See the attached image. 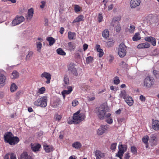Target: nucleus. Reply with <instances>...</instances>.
Wrapping results in <instances>:
<instances>
[{
    "label": "nucleus",
    "instance_id": "obj_49",
    "mask_svg": "<svg viewBox=\"0 0 159 159\" xmlns=\"http://www.w3.org/2000/svg\"><path fill=\"white\" fill-rule=\"evenodd\" d=\"M115 27L116 32H119L121 30V27L120 26V24H118Z\"/></svg>",
    "mask_w": 159,
    "mask_h": 159
},
{
    "label": "nucleus",
    "instance_id": "obj_8",
    "mask_svg": "<svg viewBox=\"0 0 159 159\" xmlns=\"http://www.w3.org/2000/svg\"><path fill=\"white\" fill-rule=\"evenodd\" d=\"M108 128L107 125H102L97 130V134L101 135L104 133Z\"/></svg>",
    "mask_w": 159,
    "mask_h": 159
},
{
    "label": "nucleus",
    "instance_id": "obj_22",
    "mask_svg": "<svg viewBox=\"0 0 159 159\" xmlns=\"http://www.w3.org/2000/svg\"><path fill=\"white\" fill-rule=\"evenodd\" d=\"M19 159H31V157L26 152H24L20 155Z\"/></svg>",
    "mask_w": 159,
    "mask_h": 159
},
{
    "label": "nucleus",
    "instance_id": "obj_18",
    "mask_svg": "<svg viewBox=\"0 0 159 159\" xmlns=\"http://www.w3.org/2000/svg\"><path fill=\"white\" fill-rule=\"evenodd\" d=\"M150 46V44L145 42L139 44L137 47V48L139 49H144L145 48H148Z\"/></svg>",
    "mask_w": 159,
    "mask_h": 159
},
{
    "label": "nucleus",
    "instance_id": "obj_26",
    "mask_svg": "<svg viewBox=\"0 0 159 159\" xmlns=\"http://www.w3.org/2000/svg\"><path fill=\"white\" fill-rule=\"evenodd\" d=\"M111 116V114L109 113L107 114L106 116V117L107 118L106 121L109 124H111L113 122Z\"/></svg>",
    "mask_w": 159,
    "mask_h": 159
},
{
    "label": "nucleus",
    "instance_id": "obj_37",
    "mask_svg": "<svg viewBox=\"0 0 159 159\" xmlns=\"http://www.w3.org/2000/svg\"><path fill=\"white\" fill-rule=\"evenodd\" d=\"M75 36V33H72L71 32H69L68 33V38L70 40L73 39Z\"/></svg>",
    "mask_w": 159,
    "mask_h": 159
},
{
    "label": "nucleus",
    "instance_id": "obj_48",
    "mask_svg": "<svg viewBox=\"0 0 159 159\" xmlns=\"http://www.w3.org/2000/svg\"><path fill=\"white\" fill-rule=\"evenodd\" d=\"M93 57L91 56L88 57L86 59V62L89 64L93 62Z\"/></svg>",
    "mask_w": 159,
    "mask_h": 159
},
{
    "label": "nucleus",
    "instance_id": "obj_51",
    "mask_svg": "<svg viewBox=\"0 0 159 159\" xmlns=\"http://www.w3.org/2000/svg\"><path fill=\"white\" fill-rule=\"evenodd\" d=\"M60 104L61 102L59 101L53 103V106L54 108H56L58 107Z\"/></svg>",
    "mask_w": 159,
    "mask_h": 159
},
{
    "label": "nucleus",
    "instance_id": "obj_61",
    "mask_svg": "<svg viewBox=\"0 0 159 159\" xmlns=\"http://www.w3.org/2000/svg\"><path fill=\"white\" fill-rule=\"evenodd\" d=\"M130 157V156L129 154V153L128 152H126L124 155V159H129Z\"/></svg>",
    "mask_w": 159,
    "mask_h": 159
},
{
    "label": "nucleus",
    "instance_id": "obj_50",
    "mask_svg": "<svg viewBox=\"0 0 159 159\" xmlns=\"http://www.w3.org/2000/svg\"><path fill=\"white\" fill-rule=\"evenodd\" d=\"M126 118L123 117L120 118H119L118 120V122L119 123H121L122 122H125L126 121Z\"/></svg>",
    "mask_w": 159,
    "mask_h": 159
},
{
    "label": "nucleus",
    "instance_id": "obj_41",
    "mask_svg": "<svg viewBox=\"0 0 159 159\" xmlns=\"http://www.w3.org/2000/svg\"><path fill=\"white\" fill-rule=\"evenodd\" d=\"M135 27L134 25H130L129 26V31L130 33H134Z\"/></svg>",
    "mask_w": 159,
    "mask_h": 159
},
{
    "label": "nucleus",
    "instance_id": "obj_7",
    "mask_svg": "<svg viewBox=\"0 0 159 159\" xmlns=\"http://www.w3.org/2000/svg\"><path fill=\"white\" fill-rule=\"evenodd\" d=\"M25 20L24 17L22 16H16L11 22L12 25L15 26L17 25Z\"/></svg>",
    "mask_w": 159,
    "mask_h": 159
},
{
    "label": "nucleus",
    "instance_id": "obj_10",
    "mask_svg": "<svg viewBox=\"0 0 159 159\" xmlns=\"http://www.w3.org/2000/svg\"><path fill=\"white\" fill-rule=\"evenodd\" d=\"M40 76L41 78L46 79L47 80L45 81L46 83L49 84L50 83L51 75L49 73L44 72Z\"/></svg>",
    "mask_w": 159,
    "mask_h": 159
},
{
    "label": "nucleus",
    "instance_id": "obj_54",
    "mask_svg": "<svg viewBox=\"0 0 159 159\" xmlns=\"http://www.w3.org/2000/svg\"><path fill=\"white\" fill-rule=\"evenodd\" d=\"M117 143H114L111 144V148L112 150H114L116 148Z\"/></svg>",
    "mask_w": 159,
    "mask_h": 159
},
{
    "label": "nucleus",
    "instance_id": "obj_24",
    "mask_svg": "<svg viewBox=\"0 0 159 159\" xmlns=\"http://www.w3.org/2000/svg\"><path fill=\"white\" fill-rule=\"evenodd\" d=\"M66 47L68 50L72 51L75 48V46L73 43L71 42H70L68 43Z\"/></svg>",
    "mask_w": 159,
    "mask_h": 159
},
{
    "label": "nucleus",
    "instance_id": "obj_52",
    "mask_svg": "<svg viewBox=\"0 0 159 159\" xmlns=\"http://www.w3.org/2000/svg\"><path fill=\"white\" fill-rule=\"evenodd\" d=\"M114 59V57L112 55H110L108 58L109 62L110 63H111Z\"/></svg>",
    "mask_w": 159,
    "mask_h": 159
},
{
    "label": "nucleus",
    "instance_id": "obj_64",
    "mask_svg": "<svg viewBox=\"0 0 159 159\" xmlns=\"http://www.w3.org/2000/svg\"><path fill=\"white\" fill-rule=\"evenodd\" d=\"M11 159H16V155L14 153H11Z\"/></svg>",
    "mask_w": 159,
    "mask_h": 159
},
{
    "label": "nucleus",
    "instance_id": "obj_56",
    "mask_svg": "<svg viewBox=\"0 0 159 159\" xmlns=\"http://www.w3.org/2000/svg\"><path fill=\"white\" fill-rule=\"evenodd\" d=\"M78 104V101L76 100H74L72 102V106L74 107L76 106Z\"/></svg>",
    "mask_w": 159,
    "mask_h": 159
},
{
    "label": "nucleus",
    "instance_id": "obj_32",
    "mask_svg": "<svg viewBox=\"0 0 159 159\" xmlns=\"http://www.w3.org/2000/svg\"><path fill=\"white\" fill-rule=\"evenodd\" d=\"M119 96L120 98H122L125 99L127 97L125 91V90L121 91L120 92Z\"/></svg>",
    "mask_w": 159,
    "mask_h": 159
},
{
    "label": "nucleus",
    "instance_id": "obj_59",
    "mask_svg": "<svg viewBox=\"0 0 159 159\" xmlns=\"http://www.w3.org/2000/svg\"><path fill=\"white\" fill-rule=\"evenodd\" d=\"M150 138L152 140L154 141L156 138V135L155 134H152L151 135Z\"/></svg>",
    "mask_w": 159,
    "mask_h": 159
},
{
    "label": "nucleus",
    "instance_id": "obj_5",
    "mask_svg": "<svg viewBox=\"0 0 159 159\" xmlns=\"http://www.w3.org/2000/svg\"><path fill=\"white\" fill-rule=\"evenodd\" d=\"M127 47L123 43H121L119 47L118 50V54L120 57H123L126 54Z\"/></svg>",
    "mask_w": 159,
    "mask_h": 159
},
{
    "label": "nucleus",
    "instance_id": "obj_46",
    "mask_svg": "<svg viewBox=\"0 0 159 159\" xmlns=\"http://www.w3.org/2000/svg\"><path fill=\"white\" fill-rule=\"evenodd\" d=\"M114 84H118L120 83V80L118 77L116 76L114 78Z\"/></svg>",
    "mask_w": 159,
    "mask_h": 159
},
{
    "label": "nucleus",
    "instance_id": "obj_53",
    "mask_svg": "<svg viewBox=\"0 0 159 159\" xmlns=\"http://www.w3.org/2000/svg\"><path fill=\"white\" fill-rule=\"evenodd\" d=\"M131 150L132 153L133 154H135L137 152L136 148V147L134 146L131 147Z\"/></svg>",
    "mask_w": 159,
    "mask_h": 159
},
{
    "label": "nucleus",
    "instance_id": "obj_9",
    "mask_svg": "<svg viewBox=\"0 0 159 159\" xmlns=\"http://www.w3.org/2000/svg\"><path fill=\"white\" fill-rule=\"evenodd\" d=\"M119 151L117 153L124 154L127 148V145L125 144L123 145L121 142H120L118 146Z\"/></svg>",
    "mask_w": 159,
    "mask_h": 159
},
{
    "label": "nucleus",
    "instance_id": "obj_1",
    "mask_svg": "<svg viewBox=\"0 0 159 159\" xmlns=\"http://www.w3.org/2000/svg\"><path fill=\"white\" fill-rule=\"evenodd\" d=\"M5 141L11 145L17 143L19 139L17 137H14L12 133L10 132L6 133L4 135Z\"/></svg>",
    "mask_w": 159,
    "mask_h": 159
},
{
    "label": "nucleus",
    "instance_id": "obj_30",
    "mask_svg": "<svg viewBox=\"0 0 159 159\" xmlns=\"http://www.w3.org/2000/svg\"><path fill=\"white\" fill-rule=\"evenodd\" d=\"M57 53L61 55L65 56L66 55V52L61 48H59L57 49L56 50Z\"/></svg>",
    "mask_w": 159,
    "mask_h": 159
},
{
    "label": "nucleus",
    "instance_id": "obj_63",
    "mask_svg": "<svg viewBox=\"0 0 159 159\" xmlns=\"http://www.w3.org/2000/svg\"><path fill=\"white\" fill-rule=\"evenodd\" d=\"M98 21L99 22H101L102 20V14H99L98 16Z\"/></svg>",
    "mask_w": 159,
    "mask_h": 159
},
{
    "label": "nucleus",
    "instance_id": "obj_60",
    "mask_svg": "<svg viewBox=\"0 0 159 159\" xmlns=\"http://www.w3.org/2000/svg\"><path fill=\"white\" fill-rule=\"evenodd\" d=\"M41 5H40V8H44L46 4L45 2L44 1H42L41 2Z\"/></svg>",
    "mask_w": 159,
    "mask_h": 159
},
{
    "label": "nucleus",
    "instance_id": "obj_40",
    "mask_svg": "<svg viewBox=\"0 0 159 159\" xmlns=\"http://www.w3.org/2000/svg\"><path fill=\"white\" fill-rule=\"evenodd\" d=\"M62 116L61 115L56 114H55L54 117L56 120L59 121L61 119Z\"/></svg>",
    "mask_w": 159,
    "mask_h": 159
},
{
    "label": "nucleus",
    "instance_id": "obj_11",
    "mask_svg": "<svg viewBox=\"0 0 159 159\" xmlns=\"http://www.w3.org/2000/svg\"><path fill=\"white\" fill-rule=\"evenodd\" d=\"M9 15V11L6 10L2 11L1 13L0 14V23L2 21V19L3 20H6Z\"/></svg>",
    "mask_w": 159,
    "mask_h": 159
},
{
    "label": "nucleus",
    "instance_id": "obj_42",
    "mask_svg": "<svg viewBox=\"0 0 159 159\" xmlns=\"http://www.w3.org/2000/svg\"><path fill=\"white\" fill-rule=\"evenodd\" d=\"M114 43L113 40L111 39L106 43V46L108 47H110L113 45Z\"/></svg>",
    "mask_w": 159,
    "mask_h": 159
},
{
    "label": "nucleus",
    "instance_id": "obj_31",
    "mask_svg": "<svg viewBox=\"0 0 159 159\" xmlns=\"http://www.w3.org/2000/svg\"><path fill=\"white\" fill-rule=\"evenodd\" d=\"M46 40L49 42V45L50 46H52L55 43L54 39L52 37H48L46 39Z\"/></svg>",
    "mask_w": 159,
    "mask_h": 159
},
{
    "label": "nucleus",
    "instance_id": "obj_21",
    "mask_svg": "<svg viewBox=\"0 0 159 159\" xmlns=\"http://www.w3.org/2000/svg\"><path fill=\"white\" fill-rule=\"evenodd\" d=\"M33 14L34 9L33 8H31L28 10L27 19L28 20H30L32 18Z\"/></svg>",
    "mask_w": 159,
    "mask_h": 159
},
{
    "label": "nucleus",
    "instance_id": "obj_3",
    "mask_svg": "<svg viewBox=\"0 0 159 159\" xmlns=\"http://www.w3.org/2000/svg\"><path fill=\"white\" fill-rule=\"evenodd\" d=\"M80 111L74 114L73 120L75 122L78 123L83 120L85 118V115L84 113H80Z\"/></svg>",
    "mask_w": 159,
    "mask_h": 159
},
{
    "label": "nucleus",
    "instance_id": "obj_25",
    "mask_svg": "<svg viewBox=\"0 0 159 159\" xmlns=\"http://www.w3.org/2000/svg\"><path fill=\"white\" fill-rule=\"evenodd\" d=\"M84 20V16L82 15H80L78 16L73 20V23L79 22Z\"/></svg>",
    "mask_w": 159,
    "mask_h": 159
},
{
    "label": "nucleus",
    "instance_id": "obj_39",
    "mask_svg": "<svg viewBox=\"0 0 159 159\" xmlns=\"http://www.w3.org/2000/svg\"><path fill=\"white\" fill-rule=\"evenodd\" d=\"M36 45L37 49V51L39 52H41V48L42 46V44L39 42H37L36 43Z\"/></svg>",
    "mask_w": 159,
    "mask_h": 159
},
{
    "label": "nucleus",
    "instance_id": "obj_34",
    "mask_svg": "<svg viewBox=\"0 0 159 159\" xmlns=\"http://www.w3.org/2000/svg\"><path fill=\"white\" fill-rule=\"evenodd\" d=\"M109 32L107 29H105L102 33V35L105 38H107L109 36Z\"/></svg>",
    "mask_w": 159,
    "mask_h": 159
},
{
    "label": "nucleus",
    "instance_id": "obj_16",
    "mask_svg": "<svg viewBox=\"0 0 159 159\" xmlns=\"http://www.w3.org/2000/svg\"><path fill=\"white\" fill-rule=\"evenodd\" d=\"M152 126L153 129L155 130H159V121L157 120H152Z\"/></svg>",
    "mask_w": 159,
    "mask_h": 159
},
{
    "label": "nucleus",
    "instance_id": "obj_4",
    "mask_svg": "<svg viewBox=\"0 0 159 159\" xmlns=\"http://www.w3.org/2000/svg\"><path fill=\"white\" fill-rule=\"evenodd\" d=\"M154 84V80L153 78L150 76H147L144 79L143 83L144 86L147 88L151 87Z\"/></svg>",
    "mask_w": 159,
    "mask_h": 159
},
{
    "label": "nucleus",
    "instance_id": "obj_2",
    "mask_svg": "<svg viewBox=\"0 0 159 159\" xmlns=\"http://www.w3.org/2000/svg\"><path fill=\"white\" fill-rule=\"evenodd\" d=\"M48 98L47 96H43L38 98L34 102V104L36 106L45 107L47 105Z\"/></svg>",
    "mask_w": 159,
    "mask_h": 159
},
{
    "label": "nucleus",
    "instance_id": "obj_35",
    "mask_svg": "<svg viewBox=\"0 0 159 159\" xmlns=\"http://www.w3.org/2000/svg\"><path fill=\"white\" fill-rule=\"evenodd\" d=\"M17 86L14 83H12L11 85L10 89L12 92H13L16 91L17 89Z\"/></svg>",
    "mask_w": 159,
    "mask_h": 159
},
{
    "label": "nucleus",
    "instance_id": "obj_44",
    "mask_svg": "<svg viewBox=\"0 0 159 159\" xmlns=\"http://www.w3.org/2000/svg\"><path fill=\"white\" fill-rule=\"evenodd\" d=\"M45 91V88L44 87H42L39 89L38 90V93L40 94H43L44 93Z\"/></svg>",
    "mask_w": 159,
    "mask_h": 159
},
{
    "label": "nucleus",
    "instance_id": "obj_20",
    "mask_svg": "<svg viewBox=\"0 0 159 159\" xmlns=\"http://www.w3.org/2000/svg\"><path fill=\"white\" fill-rule=\"evenodd\" d=\"M96 49L97 52L99 53L98 55L99 57H102L104 54V52L103 50L100 48V45L98 44L96 45Z\"/></svg>",
    "mask_w": 159,
    "mask_h": 159
},
{
    "label": "nucleus",
    "instance_id": "obj_33",
    "mask_svg": "<svg viewBox=\"0 0 159 159\" xmlns=\"http://www.w3.org/2000/svg\"><path fill=\"white\" fill-rule=\"evenodd\" d=\"M141 38L140 34L139 33H136L132 38L133 41H137L140 40Z\"/></svg>",
    "mask_w": 159,
    "mask_h": 159
},
{
    "label": "nucleus",
    "instance_id": "obj_23",
    "mask_svg": "<svg viewBox=\"0 0 159 159\" xmlns=\"http://www.w3.org/2000/svg\"><path fill=\"white\" fill-rule=\"evenodd\" d=\"M125 100L126 102L129 106L133 105V100L132 97L129 96H127Z\"/></svg>",
    "mask_w": 159,
    "mask_h": 159
},
{
    "label": "nucleus",
    "instance_id": "obj_43",
    "mask_svg": "<svg viewBox=\"0 0 159 159\" xmlns=\"http://www.w3.org/2000/svg\"><path fill=\"white\" fill-rule=\"evenodd\" d=\"M81 7H80L79 5H75L74 9L75 10V11L76 12H77L80 11L81 10Z\"/></svg>",
    "mask_w": 159,
    "mask_h": 159
},
{
    "label": "nucleus",
    "instance_id": "obj_19",
    "mask_svg": "<svg viewBox=\"0 0 159 159\" xmlns=\"http://www.w3.org/2000/svg\"><path fill=\"white\" fill-rule=\"evenodd\" d=\"M43 147L45 152H51L53 150V148L52 146L48 145L46 144H44Z\"/></svg>",
    "mask_w": 159,
    "mask_h": 159
},
{
    "label": "nucleus",
    "instance_id": "obj_36",
    "mask_svg": "<svg viewBox=\"0 0 159 159\" xmlns=\"http://www.w3.org/2000/svg\"><path fill=\"white\" fill-rule=\"evenodd\" d=\"M72 146L73 148L76 149L80 148L81 146V144L78 142H75L72 144Z\"/></svg>",
    "mask_w": 159,
    "mask_h": 159
},
{
    "label": "nucleus",
    "instance_id": "obj_45",
    "mask_svg": "<svg viewBox=\"0 0 159 159\" xmlns=\"http://www.w3.org/2000/svg\"><path fill=\"white\" fill-rule=\"evenodd\" d=\"M148 136L147 135L145 136L142 139V141L145 144H147L148 140Z\"/></svg>",
    "mask_w": 159,
    "mask_h": 159
},
{
    "label": "nucleus",
    "instance_id": "obj_27",
    "mask_svg": "<svg viewBox=\"0 0 159 159\" xmlns=\"http://www.w3.org/2000/svg\"><path fill=\"white\" fill-rule=\"evenodd\" d=\"M64 84L63 86L65 89H66V87H68V85L69 84V79L68 77L66 76L64 79Z\"/></svg>",
    "mask_w": 159,
    "mask_h": 159
},
{
    "label": "nucleus",
    "instance_id": "obj_29",
    "mask_svg": "<svg viewBox=\"0 0 159 159\" xmlns=\"http://www.w3.org/2000/svg\"><path fill=\"white\" fill-rule=\"evenodd\" d=\"M19 77V73L16 70H14L11 75V77L12 79H15Z\"/></svg>",
    "mask_w": 159,
    "mask_h": 159
},
{
    "label": "nucleus",
    "instance_id": "obj_6",
    "mask_svg": "<svg viewBox=\"0 0 159 159\" xmlns=\"http://www.w3.org/2000/svg\"><path fill=\"white\" fill-rule=\"evenodd\" d=\"M96 113L98 118L100 120H103L106 117V112L105 108L103 107H100L97 110Z\"/></svg>",
    "mask_w": 159,
    "mask_h": 159
},
{
    "label": "nucleus",
    "instance_id": "obj_15",
    "mask_svg": "<svg viewBox=\"0 0 159 159\" xmlns=\"http://www.w3.org/2000/svg\"><path fill=\"white\" fill-rule=\"evenodd\" d=\"M66 88L68 89L67 90H64L61 92V94L63 96L64 99L65 98L66 95L69 94L73 90L71 86L67 87Z\"/></svg>",
    "mask_w": 159,
    "mask_h": 159
},
{
    "label": "nucleus",
    "instance_id": "obj_28",
    "mask_svg": "<svg viewBox=\"0 0 159 159\" xmlns=\"http://www.w3.org/2000/svg\"><path fill=\"white\" fill-rule=\"evenodd\" d=\"M6 80V77L0 73V84L4 85Z\"/></svg>",
    "mask_w": 159,
    "mask_h": 159
},
{
    "label": "nucleus",
    "instance_id": "obj_17",
    "mask_svg": "<svg viewBox=\"0 0 159 159\" xmlns=\"http://www.w3.org/2000/svg\"><path fill=\"white\" fill-rule=\"evenodd\" d=\"M41 146L39 144L31 143V147L32 150L34 152H36L39 151Z\"/></svg>",
    "mask_w": 159,
    "mask_h": 159
},
{
    "label": "nucleus",
    "instance_id": "obj_38",
    "mask_svg": "<svg viewBox=\"0 0 159 159\" xmlns=\"http://www.w3.org/2000/svg\"><path fill=\"white\" fill-rule=\"evenodd\" d=\"M33 54V52L32 51H29L28 54L26 55L25 57L26 61L29 60L30 59V57Z\"/></svg>",
    "mask_w": 159,
    "mask_h": 159
},
{
    "label": "nucleus",
    "instance_id": "obj_57",
    "mask_svg": "<svg viewBox=\"0 0 159 159\" xmlns=\"http://www.w3.org/2000/svg\"><path fill=\"white\" fill-rule=\"evenodd\" d=\"M150 42H151L153 46H155L156 45V39L154 38H153L152 39V40Z\"/></svg>",
    "mask_w": 159,
    "mask_h": 159
},
{
    "label": "nucleus",
    "instance_id": "obj_62",
    "mask_svg": "<svg viewBox=\"0 0 159 159\" xmlns=\"http://www.w3.org/2000/svg\"><path fill=\"white\" fill-rule=\"evenodd\" d=\"M120 65L124 67H127V65L126 63L124 61H122L120 63Z\"/></svg>",
    "mask_w": 159,
    "mask_h": 159
},
{
    "label": "nucleus",
    "instance_id": "obj_12",
    "mask_svg": "<svg viewBox=\"0 0 159 159\" xmlns=\"http://www.w3.org/2000/svg\"><path fill=\"white\" fill-rule=\"evenodd\" d=\"M141 2L140 0H131L130 6L132 8H134L139 6Z\"/></svg>",
    "mask_w": 159,
    "mask_h": 159
},
{
    "label": "nucleus",
    "instance_id": "obj_58",
    "mask_svg": "<svg viewBox=\"0 0 159 159\" xmlns=\"http://www.w3.org/2000/svg\"><path fill=\"white\" fill-rule=\"evenodd\" d=\"M153 38V37L151 36L147 37L145 38L144 39L146 41L150 42Z\"/></svg>",
    "mask_w": 159,
    "mask_h": 159
},
{
    "label": "nucleus",
    "instance_id": "obj_47",
    "mask_svg": "<svg viewBox=\"0 0 159 159\" xmlns=\"http://www.w3.org/2000/svg\"><path fill=\"white\" fill-rule=\"evenodd\" d=\"M119 24V22L114 20L113 19H112L111 23V25L114 27L116 26Z\"/></svg>",
    "mask_w": 159,
    "mask_h": 159
},
{
    "label": "nucleus",
    "instance_id": "obj_13",
    "mask_svg": "<svg viewBox=\"0 0 159 159\" xmlns=\"http://www.w3.org/2000/svg\"><path fill=\"white\" fill-rule=\"evenodd\" d=\"M68 70L71 73L75 76L78 75V73L76 68L74 67V65L72 64H70L68 66Z\"/></svg>",
    "mask_w": 159,
    "mask_h": 159
},
{
    "label": "nucleus",
    "instance_id": "obj_55",
    "mask_svg": "<svg viewBox=\"0 0 159 159\" xmlns=\"http://www.w3.org/2000/svg\"><path fill=\"white\" fill-rule=\"evenodd\" d=\"M112 19L116 21L119 22L121 20V16H116L113 18Z\"/></svg>",
    "mask_w": 159,
    "mask_h": 159
},
{
    "label": "nucleus",
    "instance_id": "obj_14",
    "mask_svg": "<svg viewBox=\"0 0 159 159\" xmlns=\"http://www.w3.org/2000/svg\"><path fill=\"white\" fill-rule=\"evenodd\" d=\"M96 159H103L105 156V154L98 150L95 152Z\"/></svg>",
    "mask_w": 159,
    "mask_h": 159
}]
</instances>
